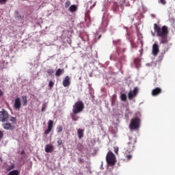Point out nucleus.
Listing matches in <instances>:
<instances>
[{
    "label": "nucleus",
    "mask_w": 175,
    "mask_h": 175,
    "mask_svg": "<svg viewBox=\"0 0 175 175\" xmlns=\"http://www.w3.org/2000/svg\"><path fill=\"white\" fill-rule=\"evenodd\" d=\"M0 122H3L2 127L5 131H13L16 128V124H17V118L10 116L9 112L5 109H2L0 111Z\"/></svg>",
    "instance_id": "obj_1"
},
{
    "label": "nucleus",
    "mask_w": 175,
    "mask_h": 175,
    "mask_svg": "<svg viewBox=\"0 0 175 175\" xmlns=\"http://www.w3.org/2000/svg\"><path fill=\"white\" fill-rule=\"evenodd\" d=\"M154 30L157 33V36L160 38V43L166 44L169 42V29L167 26L159 27L157 23L154 24Z\"/></svg>",
    "instance_id": "obj_2"
},
{
    "label": "nucleus",
    "mask_w": 175,
    "mask_h": 175,
    "mask_svg": "<svg viewBox=\"0 0 175 175\" xmlns=\"http://www.w3.org/2000/svg\"><path fill=\"white\" fill-rule=\"evenodd\" d=\"M84 103L82 100H79L75 103L72 106L73 114H79L84 110Z\"/></svg>",
    "instance_id": "obj_3"
},
{
    "label": "nucleus",
    "mask_w": 175,
    "mask_h": 175,
    "mask_svg": "<svg viewBox=\"0 0 175 175\" xmlns=\"http://www.w3.org/2000/svg\"><path fill=\"white\" fill-rule=\"evenodd\" d=\"M106 161L109 166H114L117 162L116 154H114V153H113L111 151L108 152L106 156Z\"/></svg>",
    "instance_id": "obj_4"
},
{
    "label": "nucleus",
    "mask_w": 175,
    "mask_h": 175,
    "mask_svg": "<svg viewBox=\"0 0 175 175\" xmlns=\"http://www.w3.org/2000/svg\"><path fill=\"white\" fill-rule=\"evenodd\" d=\"M142 122V120L139 119V117H135L131 119L130 123V129H139L140 128V124Z\"/></svg>",
    "instance_id": "obj_5"
},
{
    "label": "nucleus",
    "mask_w": 175,
    "mask_h": 175,
    "mask_svg": "<svg viewBox=\"0 0 175 175\" xmlns=\"http://www.w3.org/2000/svg\"><path fill=\"white\" fill-rule=\"evenodd\" d=\"M139 93V89L137 88H135L134 90H130V92L128 94V98L130 100H131V99H133V98H135V96H137V94Z\"/></svg>",
    "instance_id": "obj_6"
},
{
    "label": "nucleus",
    "mask_w": 175,
    "mask_h": 175,
    "mask_svg": "<svg viewBox=\"0 0 175 175\" xmlns=\"http://www.w3.org/2000/svg\"><path fill=\"white\" fill-rule=\"evenodd\" d=\"M13 107L16 110H20L21 109V99L19 97L15 99Z\"/></svg>",
    "instance_id": "obj_7"
},
{
    "label": "nucleus",
    "mask_w": 175,
    "mask_h": 175,
    "mask_svg": "<svg viewBox=\"0 0 175 175\" xmlns=\"http://www.w3.org/2000/svg\"><path fill=\"white\" fill-rule=\"evenodd\" d=\"M53 125H54V121L50 120L48 122V128L47 129L44 131V135H49L51 131H53Z\"/></svg>",
    "instance_id": "obj_8"
},
{
    "label": "nucleus",
    "mask_w": 175,
    "mask_h": 175,
    "mask_svg": "<svg viewBox=\"0 0 175 175\" xmlns=\"http://www.w3.org/2000/svg\"><path fill=\"white\" fill-rule=\"evenodd\" d=\"M152 53L154 57H157V55H158V54L159 53V45H158V44H153Z\"/></svg>",
    "instance_id": "obj_9"
},
{
    "label": "nucleus",
    "mask_w": 175,
    "mask_h": 175,
    "mask_svg": "<svg viewBox=\"0 0 175 175\" xmlns=\"http://www.w3.org/2000/svg\"><path fill=\"white\" fill-rule=\"evenodd\" d=\"M125 150L128 152H132V151H133V150H135V144H133L131 142H128V144L126 146Z\"/></svg>",
    "instance_id": "obj_10"
},
{
    "label": "nucleus",
    "mask_w": 175,
    "mask_h": 175,
    "mask_svg": "<svg viewBox=\"0 0 175 175\" xmlns=\"http://www.w3.org/2000/svg\"><path fill=\"white\" fill-rule=\"evenodd\" d=\"M162 94V89L161 88H156L152 90V96H158Z\"/></svg>",
    "instance_id": "obj_11"
},
{
    "label": "nucleus",
    "mask_w": 175,
    "mask_h": 175,
    "mask_svg": "<svg viewBox=\"0 0 175 175\" xmlns=\"http://www.w3.org/2000/svg\"><path fill=\"white\" fill-rule=\"evenodd\" d=\"M64 87H69L70 85V78L69 76H66L63 80Z\"/></svg>",
    "instance_id": "obj_12"
},
{
    "label": "nucleus",
    "mask_w": 175,
    "mask_h": 175,
    "mask_svg": "<svg viewBox=\"0 0 175 175\" xmlns=\"http://www.w3.org/2000/svg\"><path fill=\"white\" fill-rule=\"evenodd\" d=\"M129 42L133 49H137V44L135 42V38L131 37L129 38Z\"/></svg>",
    "instance_id": "obj_13"
},
{
    "label": "nucleus",
    "mask_w": 175,
    "mask_h": 175,
    "mask_svg": "<svg viewBox=\"0 0 175 175\" xmlns=\"http://www.w3.org/2000/svg\"><path fill=\"white\" fill-rule=\"evenodd\" d=\"M54 151V146L52 144H47L45 146V152H52Z\"/></svg>",
    "instance_id": "obj_14"
},
{
    "label": "nucleus",
    "mask_w": 175,
    "mask_h": 175,
    "mask_svg": "<svg viewBox=\"0 0 175 175\" xmlns=\"http://www.w3.org/2000/svg\"><path fill=\"white\" fill-rule=\"evenodd\" d=\"M77 135H78L79 139H83L84 136V130L81 129H78Z\"/></svg>",
    "instance_id": "obj_15"
},
{
    "label": "nucleus",
    "mask_w": 175,
    "mask_h": 175,
    "mask_svg": "<svg viewBox=\"0 0 175 175\" xmlns=\"http://www.w3.org/2000/svg\"><path fill=\"white\" fill-rule=\"evenodd\" d=\"M63 73H65V70L64 69L59 68L55 72V76L56 77H59V76H61V75H63Z\"/></svg>",
    "instance_id": "obj_16"
},
{
    "label": "nucleus",
    "mask_w": 175,
    "mask_h": 175,
    "mask_svg": "<svg viewBox=\"0 0 175 175\" xmlns=\"http://www.w3.org/2000/svg\"><path fill=\"white\" fill-rule=\"evenodd\" d=\"M68 10L71 13H75V12H76V10H77V6L76 5H72L68 8Z\"/></svg>",
    "instance_id": "obj_17"
},
{
    "label": "nucleus",
    "mask_w": 175,
    "mask_h": 175,
    "mask_svg": "<svg viewBox=\"0 0 175 175\" xmlns=\"http://www.w3.org/2000/svg\"><path fill=\"white\" fill-rule=\"evenodd\" d=\"M21 98L23 106H27V105H28V100L27 99V96H22Z\"/></svg>",
    "instance_id": "obj_18"
},
{
    "label": "nucleus",
    "mask_w": 175,
    "mask_h": 175,
    "mask_svg": "<svg viewBox=\"0 0 175 175\" xmlns=\"http://www.w3.org/2000/svg\"><path fill=\"white\" fill-rule=\"evenodd\" d=\"M14 13H15V14L16 15V18L18 20H23V17L20 14V12H18V11L15 10Z\"/></svg>",
    "instance_id": "obj_19"
},
{
    "label": "nucleus",
    "mask_w": 175,
    "mask_h": 175,
    "mask_svg": "<svg viewBox=\"0 0 175 175\" xmlns=\"http://www.w3.org/2000/svg\"><path fill=\"white\" fill-rule=\"evenodd\" d=\"M16 167V165L14 164H12L10 165H8L6 168L7 172H10V170H13Z\"/></svg>",
    "instance_id": "obj_20"
},
{
    "label": "nucleus",
    "mask_w": 175,
    "mask_h": 175,
    "mask_svg": "<svg viewBox=\"0 0 175 175\" xmlns=\"http://www.w3.org/2000/svg\"><path fill=\"white\" fill-rule=\"evenodd\" d=\"M120 99L122 100V102H126V94H122L120 96Z\"/></svg>",
    "instance_id": "obj_21"
},
{
    "label": "nucleus",
    "mask_w": 175,
    "mask_h": 175,
    "mask_svg": "<svg viewBox=\"0 0 175 175\" xmlns=\"http://www.w3.org/2000/svg\"><path fill=\"white\" fill-rule=\"evenodd\" d=\"M8 175H20L18 170H13L9 172Z\"/></svg>",
    "instance_id": "obj_22"
},
{
    "label": "nucleus",
    "mask_w": 175,
    "mask_h": 175,
    "mask_svg": "<svg viewBox=\"0 0 175 175\" xmlns=\"http://www.w3.org/2000/svg\"><path fill=\"white\" fill-rule=\"evenodd\" d=\"M71 118L72 121H77L79 120V116H76V114L73 113L71 115Z\"/></svg>",
    "instance_id": "obj_23"
},
{
    "label": "nucleus",
    "mask_w": 175,
    "mask_h": 175,
    "mask_svg": "<svg viewBox=\"0 0 175 175\" xmlns=\"http://www.w3.org/2000/svg\"><path fill=\"white\" fill-rule=\"evenodd\" d=\"M63 129H64V128L62 127V126H57L56 131H57V133H61V132H62Z\"/></svg>",
    "instance_id": "obj_24"
},
{
    "label": "nucleus",
    "mask_w": 175,
    "mask_h": 175,
    "mask_svg": "<svg viewBox=\"0 0 175 175\" xmlns=\"http://www.w3.org/2000/svg\"><path fill=\"white\" fill-rule=\"evenodd\" d=\"M49 76H51V75H53V73H54V70H53L52 68H49L46 70Z\"/></svg>",
    "instance_id": "obj_25"
},
{
    "label": "nucleus",
    "mask_w": 175,
    "mask_h": 175,
    "mask_svg": "<svg viewBox=\"0 0 175 175\" xmlns=\"http://www.w3.org/2000/svg\"><path fill=\"white\" fill-rule=\"evenodd\" d=\"M66 9H68L70 6V1L69 0L66 1L64 5Z\"/></svg>",
    "instance_id": "obj_26"
},
{
    "label": "nucleus",
    "mask_w": 175,
    "mask_h": 175,
    "mask_svg": "<svg viewBox=\"0 0 175 175\" xmlns=\"http://www.w3.org/2000/svg\"><path fill=\"white\" fill-rule=\"evenodd\" d=\"M46 108H47V104H46V103H44L42 105V107L41 111H45Z\"/></svg>",
    "instance_id": "obj_27"
},
{
    "label": "nucleus",
    "mask_w": 175,
    "mask_h": 175,
    "mask_svg": "<svg viewBox=\"0 0 175 175\" xmlns=\"http://www.w3.org/2000/svg\"><path fill=\"white\" fill-rule=\"evenodd\" d=\"M159 3L161 5H166V0H159Z\"/></svg>",
    "instance_id": "obj_28"
},
{
    "label": "nucleus",
    "mask_w": 175,
    "mask_h": 175,
    "mask_svg": "<svg viewBox=\"0 0 175 175\" xmlns=\"http://www.w3.org/2000/svg\"><path fill=\"white\" fill-rule=\"evenodd\" d=\"M8 0H0V5H6Z\"/></svg>",
    "instance_id": "obj_29"
},
{
    "label": "nucleus",
    "mask_w": 175,
    "mask_h": 175,
    "mask_svg": "<svg viewBox=\"0 0 175 175\" xmlns=\"http://www.w3.org/2000/svg\"><path fill=\"white\" fill-rule=\"evenodd\" d=\"M53 86H54V82H53V81H50L49 83V87H50L51 88H53Z\"/></svg>",
    "instance_id": "obj_30"
},
{
    "label": "nucleus",
    "mask_w": 175,
    "mask_h": 175,
    "mask_svg": "<svg viewBox=\"0 0 175 175\" xmlns=\"http://www.w3.org/2000/svg\"><path fill=\"white\" fill-rule=\"evenodd\" d=\"M126 158L127 161H131V159H132V155L131 154L126 155Z\"/></svg>",
    "instance_id": "obj_31"
},
{
    "label": "nucleus",
    "mask_w": 175,
    "mask_h": 175,
    "mask_svg": "<svg viewBox=\"0 0 175 175\" xmlns=\"http://www.w3.org/2000/svg\"><path fill=\"white\" fill-rule=\"evenodd\" d=\"M3 138V132L0 131V142Z\"/></svg>",
    "instance_id": "obj_32"
},
{
    "label": "nucleus",
    "mask_w": 175,
    "mask_h": 175,
    "mask_svg": "<svg viewBox=\"0 0 175 175\" xmlns=\"http://www.w3.org/2000/svg\"><path fill=\"white\" fill-rule=\"evenodd\" d=\"M62 144V139L57 140V146H61Z\"/></svg>",
    "instance_id": "obj_33"
},
{
    "label": "nucleus",
    "mask_w": 175,
    "mask_h": 175,
    "mask_svg": "<svg viewBox=\"0 0 175 175\" xmlns=\"http://www.w3.org/2000/svg\"><path fill=\"white\" fill-rule=\"evenodd\" d=\"M105 175H113V173L110 171L106 172Z\"/></svg>",
    "instance_id": "obj_34"
},
{
    "label": "nucleus",
    "mask_w": 175,
    "mask_h": 175,
    "mask_svg": "<svg viewBox=\"0 0 175 175\" xmlns=\"http://www.w3.org/2000/svg\"><path fill=\"white\" fill-rule=\"evenodd\" d=\"M114 152H115V154H118V148H114Z\"/></svg>",
    "instance_id": "obj_35"
},
{
    "label": "nucleus",
    "mask_w": 175,
    "mask_h": 175,
    "mask_svg": "<svg viewBox=\"0 0 175 175\" xmlns=\"http://www.w3.org/2000/svg\"><path fill=\"white\" fill-rule=\"evenodd\" d=\"M3 95V92H2L1 90H0V96H2Z\"/></svg>",
    "instance_id": "obj_36"
},
{
    "label": "nucleus",
    "mask_w": 175,
    "mask_h": 175,
    "mask_svg": "<svg viewBox=\"0 0 175 175\" xmlns=\"http://www.w3.org/2000/svg\"><path fill=\"white\" fill-rule=\"evenodd\" d=\"M23 154H25V151L22 150V151H21V155H23Z\"/></svg>",
    "instance_id": "obj_37"
},
{
    "label": "nucleus",
    "mask_w": 175,
    "mask_h": 175,
    "mask_svg": "<svg viewBox=\"0 0 175 175\" xmlns=\"http://www.w3.org/2000/svg\"><path fill=\"white\" fill-rule=\"evenodd\" d=\"M152 36H155V33L152 31Z\"/></svg>",
    "instance_id": "obj_38"
},
{
    "label": "nucleus",
    "mask_w": 175,
    "mask_h": 175,
    "mask_svg": "<svg viewBox=\"0 0 175 175\" xmlns=\"http://www.w3.org/2000/svg\"><path fill=\"white\" fill-rule=\"evenodd\" d=\"M101 37L102 36H99L98 39H100Z\"/></svg>",
    "instance_id": "obj_39"
}]
</instances>
